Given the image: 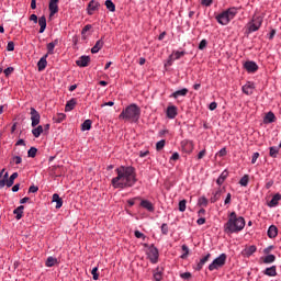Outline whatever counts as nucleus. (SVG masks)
Returning a JSON list of instances; mask_svg holds the SVG:
<instances>
[{"mask_svg": "<svg viewBox=\"0 0 281 281\" xmlns=\"http://www.w3.org/2000/svg\"><path fill=\"white\" fill-rule=\"evenodd\" d=\"M278 236V227L276 225H271L268 228V238H276Z\"/></svg>", "mask_w": 281, "mask_h": 281, "instance_id": "obj_30", "label": "nucleus"}, {"mask_svg": "<svg viewBox=\"0 0 281 281\" xmlns=\"http://www.w3.org/2000/svg\"><path fill=\"white\" fill-rule=\"evenodd\" d=\"M239 184L243 188H247V186H249V175H245L240 180H239Z\"/></svg>", "mask_w": 281, "mask_h": 281, "instance_id": "obj_36", "label": "nucleus"}, {"mask_svg": "<svg viewBox=\"0 0 281 281\" xmlns=\"http://www.w3.org/2000/svg\"><path fill=\"white\" fill-rule=\"evenodd\" d=\"M7 50L8 52H14V42H8V45H7Z\"/></svg>", "mask_w": 281, "mask_h": 281, "instance_id": "obj_59", "label": "nucleus"}, {"mask_svg": "<svg viewBox=\"0 0 281 281\" xmlns=\"http://www.w3.org/2000/svg\"><path fill=\"white\" fill-rule=\"evenodd\" d=\"M258 251V248L255 245L248 246L243 250V256L246 258H250V256H254Z\"/></svg>", "mask_w": 281, "mask_h": 281, "instance_id": "obj_16", "label": "nucleus"}, {"mask_svg": "<svg viewBox=\"0 0 281 281\" xmlns=\"http://www.w3.org/2000/svg\"><path fill=\"white\" fill-rule=\"evenodd\" d=\"M45 67H47V54L44 55V56L37 61V69H38V71H44Z\"/></svg>", "mask_w": 281, "mask_h": 281, "instance_id": "obj_22", "label": "nucleus"}, {"mask_svg": "<svg viewBox=\"0 0 281 281\" xmlns=\"http://www.w3.org/2000/svg\"><path fill=\"white\" fill-rule=\"evenodd\" d=\"M116 177L112 178L111 184L115 190L133 188L137 183L135 169L131 166H121L115 169Z\"/></svg>", "mask_w": 281, "mask_h": 281, "instance_id": "obj_1", "label": "nucleus"}, {"mask_svg": "<svg viewBox=\"0 0 281 281\" xmlns=\"http://www.w3.org/2000/svg\"><path fill=\"white\" fill-rule=\"evenodd\" d=\"M91 24H87L83 29H82V31H81V36H82V38H83V41L87 38V36H86V34L89 32V30H91Z\"/></svg>", "mask_w": 281, "mask_h": 281, "instance_id": "obj_45", "label": "nucleus"}, {"mask_svg": "<svg viewBox=\"0 0 281 281\" xmlns=\"http://www.w3.org/2000/svg\"><path fill=\"white\" fill-rule=\"evenodd\" d=\"M36 153H38V149L36 147H31L27 151V157H36Z\"/></svg>", "mask_w": 281, "mask_h": 281, "instance_id": "obj_44", "label": "nucleus"}, {"mask_svg": "<svg viewBox=\"0 0 281 281\" xmlns=\"http://www.w3.org/2000/svg\"><path fill=\"white\" fill-rule=\"evenodd\" d=\"M19 177V172H13L7 180V188H12L14 186V179Z\"/></svg>", "mask_w": 281, "mask_h": 281, "instance_id": "obj_31", "label": "nucleus"}, {"mask_svg": "<svg viewBox=\"0 0 281 281\" xmlns=\"http://www.w3.org/2000/svg\"><path fill=\"white\" fill-rule=\"evenodd\" d=\"M30 21H33V23H38V16L36 14H31Z\"/></svg>", "mask_w": 281, "mask_h": 281, "instance_id": "obj_62", "label": "nucleus"}, {"mask_svg": "<svg viewBox=\"0 0 281 281\" xmlns=\"http://www.w3.org/2000/svg\"><path fill=\"white\" fill-rule=\"evenodd\" d=\"M265 276H269V278H276V276H278V269L276 266L266 268V270L263 271Z\"/></svg>", "mask_w": 281, "mask_h": 281, "instance_id": "obj_20", "label": "nucleus"}, {"mask_svg": "<svg viewBox=\"0 0 281 281\" xmlns=\"http://www.w3.org/2000/svg\"><path fill=\"white\" fill-rule=\"evenodd\" d=\"M207 47V40H202L199 44V49L203 50Z\"/></svg>", "mask_w": 281, "mask_h": 281, "instance_id": "obj_52", "label": "nucleus"}, {"mask_svg": "<svg viewBox=\"0 0 281 281\" xmlns=\"http://www.w3.org/2000/svg\"><path fill=\"white\" fill-rule=\"evenodd\" d=\"M184 95H188V89L183 88L181 90L175 91L173 93L170 94V98H175V100H177V98H184Z\"/></svg>", "mask_w": 281, "mask_h": 281, "instance_id": "obj_23", "label": "nucleus"}, {"mask_svg": "<svg viewBox=\"0 0 281 281\" xmlns=\"http://www.w3.org/2000/svg\"><path fill=\"white\" fill-rule=\"evenodd\" d=\"M258 157H260V153H254L251 157V164H256V161H258Z\"/></svg>", "mask_w": 281, "mask_h": 281, "instance_id": "obj_57", "label": "nucleus"}, {"mask_svg": "<svg viewBox=\"0 0 281 281\" xmlns=\"http://www.w3.org/2000/svg\"><path fill=\"white\" fill-rule=\"evenodd\" d=\"M205 149H202L199 154H198V159H203V157H205Z\"/></svg>", "mask_w": 281, "mask_h": 281, "instance_id": "obj_64", "label": "nucleus"}, {"mask_svg": "<svg viewBox=\"0 0 281 281\" xmlns=\"http://www.w3.org/2000/svg\"><path fill=\"white\" fill-rule=\"evenodd\" d=\"M91 124H93V122H91V120H86L82 124H81V131H91Z\"/></svg>", "mask_w": 281, "mask_h": 281, "instance_id": "obj_34", "label": "nucleus"}, {"mask_svg": "<svg viewBox=\"0 0 281 281\" xmlns=\"http://www.w3.org/2000/svg\"><path fill=\"white\" fill-rule=\"evenodd\" d=\"M245 229V217L238 216L236 212H232L228 215V221L224 225L225 234H238Z\"/></svg>", "mask_w": 281, "mask_h": 281, "instance_id": "obj_2", "label": "nucleus"}, {"mask_svg": "<svg viewBox=\"0 0 281 281\" xmlns=\"http://www.w3.org/2000/svg\"><path fill=\"white\" fill-rule=\"evenodd\" d=\"M262 27V18L254 16L250 22L247 24L248 34L258 32Z\"/></svg>", "mask_w": 281, "mask_h": 281, "instance_id": "obj_8", "label": "nucleus"}, {"mask_svg": "<svg viewBox=\"0 0 281 281\" xmlns=\"http://www.w3.org/2000/svg\"><path fill=\"white\" fill-rule=\"evenodd\" d=\"M221 199V190H217L215 193H213V196H211L210 202L216 203Z\"/></svg>", "mask_w": 281, "mask_h": 281, "instance_id": "obj_39", "label": "nucleus"}, {"mask_svg": "<svg viewBox=\"0 0 281 281\" xmlns=\"http://www.w3.org/2000/svg\"><path fill=\"white\" fill-rule=\"evenodd\" d=\"M45 265H46V267H54L55 265H58V259H56V258L53 257V256H49V257L46 259Z\"/></svg>", "mask_w": 281, "mask_h": 281, "instance_id": "obj_32", "label": "nucleus"}, {"mask_svg": "<svg viewBox=\"0 0 281 281\" xmlns=\"http://www.w3.org/2000/svg\"><path fill=\"white\" fill-rule=\"evenodd\" d=\"M102 47H104V41L98 40L94 46L91 48V54H98Z\"/></svg>", "mask_w": 281, "mask_h": 281, "instance_id": "obj_25", "label": "nucleus"}, {"mask_svg": "<svg viewBox=\"0 0 281 281\" xmlns=\"http://www.w3.org/2000/svg\"><path fill=\"white\" fill-rule=\"evenodd\" d=\"M29 192H30V194H36V192H38V187H36V186H31V187L29 188Z\"/></svg>", "mask_w": 281, "mask_h": 281, "instance_id": "obj_56", "label": "nucleus"}, {"mask_svg": "<svg viewBox=\"0 0 281 281\" xmlns=\"http://www.w3.org/2000/svg\"><path fill=\"white\" fill-rule=\"evenodd\" d=\"M58 1L59 0H50L48 4V10H49V16H54V14H57L58 12Z\"/></svg>", "mask_w": 281, "mask_h": 281, "instance_id": "obj_15", "label": "nucleus"}, {"mask_svg": "<svg viewBox=\"0 0 281 281\" xmlns=\"http://www.w3.org/2000/svg\"><path fill=\"white\" fill-rule=\"evenodd\" d=\"M144 252L146 255L147 260L151 265H157L159 262V249L155 247V244H143Z\"/></svg>", "mask_w": 281, "mask_h": 281, "instance_id": "obj_6", "label": "nucleus"}, {"mask_svg": "<svg viewBox=\"0 0 281 281\" xmlns=\"http://www.w3.org/2000/svg\"><path fill=\"white\" fill-rule=\"evenodd\" d=\"M177 160H179V153H173L172 155H171V157H170V161H177Z\"/></svg>", "mask_w": 281, "mask_h": 281, "instance_id": "obj_61", "label": "nucleus"}, {"mask_svg": "<svg viewBox=\"0 0 281 281\" xmlns=\"http://www.w3.org/2000/svg\"><path fill=\"white\" fill-rule=\"evenodd\" d=\"M142 115V109L135 103L127 105L119 115L120 120H124L125 122H134L137 124L139 122V116Z\"/></svg>", "mask_w": 281, "mask_h": 281, "instance_id": "obj_3", "label": "nucleus"}, {"mask_svg": "<svg viewBox=\"0 0 281 281\" xmlns=\"http://www.w3.org/2000/svg\"><path fill=\"white\" fill-rule=\"evenodd\" d=\"M244 68L246 71H248V74H256L258 70V64H256V61H246L244 64Z\"/></svg>", "mask_w": 281, "mask_h": 281, "instance_id": "obj_10", "label": "nucleus"}, {"mask_svg": "<svg viewBox=\"0 0 281 281\" xmlns=\"http://www.w3.org/2000/svg\"><path fill=\"white\" fill-rule=\"evenodd\" d=\"M93 280H98L100 278V274H98V267H94L91 271Z\"/></svg>", "mask_w": 281, "mask_h": 281, "instance_id": "obj_50", "label": "nucleus"}, {"mask_svg": "<svg viewBox=\"0 0 281 281\" xmlns=\"http://www.w3.org/2000/svg\"><path fill=\"white\" fill-rule=\"evenodd\" d=\"M23 210H25V206L20 205L14 211L13 214H15L16 221H21L23 218Z\"/></svg>", "mask_w": 281, "mask_h": 281, "instance_id": "obj_29", "label": "nucleus"}, {"mask_svg": "<svg viewBox=\"0 0 281 281\" xmlns=\"http://www.w3.org/2000/svg\"><path fill=\"white\" fill-rule=\"evenodd\" d=\"M56 45H58V38L47 44V56L54 54V49H56Z\"/></svg>", "mask_w": 281, "mask_h": 281, "instance_id": "obj_27", "label": "nucleus"}, {"mask_svg": "<svg viewBox=\"0 0 281 281\" xmlns=\"http://www.w3.org/2000/svg\"><path fill=\"white\" fill-rule=\"evenodd\" d=\"M226 179H227V172L224 171L221 173V176L216 180L217 186H223V183H225Z\"/></svg>", "mask_w": 281, "mask_h": 281, "instance_id": "obj_35", "label": "nucleus"}, {"mask_svg": "<svg viewBox=\"0 0 281 281\" xmlns=\"http://www.w3.org/2000/svg\"><path fill=\"white\" fill-rule=\"evenodd\" d=\"M210 258H212V254H206L204 257H202L196 265V271H201V269H203V267L205 266V262H207Z\"/></svg>", "mask_w": 281, "mask_h": 281, "instance_id": "obj_17", "label": "nucleus"}, {"mask_svg": "<svg viewBox=\"0 0 281 281\" xmlns=\"http://www.w3.org/2000/svg\"><path fill=\"white\" fill-rule=\"evenodd\" d=\"M236 14H238V8L232 7L217 14L215 19L220 25H229L231 21L236 19Z\"/></svg>", "mask_w": 281, "mask_h": 281, "instance_id": "obj_5", "label": "nucleus"}, {"mask_svg": "<svg viewBox=\"0 0 281 281\" xmlns=\"http://www.w3.org/2000/svg\"><path fill=\"white\" fill-rule=\"evenodd\" d=\"M213 2L214 0H202L201 5H205V8H210V5H212Z\"/></svg>", "mask_w": 281, "mask_h": 281, "instance_id": "obj_55", "label": "nucleus"}, {"mask_svg": "<svg viewBox=\"0 0 281 281\" xmlns=\"http://www.w3.org/2000/svg\"><path fill=\"white\" fill-rule=\"evenodd\" d=\"M14 72V67H8L3 70V74L7 78H9Z\"/></svg>", "mask_w": 281, "mask_h": 281, "instance_id": "obj_47", "label": "nucleus"}, {"mask_svg": "<svg viewBox=\"0 0 281 281\" xmlns=\"http://www.w3.org/2000/svg\"><path fill=\"white\" fill-rule=\"evenodd\" d=\"M53 203H56V210H60L63 207V198L58 193H54Z\"/></svg>", "mask_w": 281, "mask_h": 281, "instance_id": "obj_28", "label": "nucleus"}, {"mask_svg": "<svg viewBox=\"0 0 281 281\" xmlns=\"http://www.w3.org/2000/svg\"><path fill=\"white\" fill-rule=\"evenodd\" d=\"M38 124H41V114L38 113V111H36V109L31 108V126L33 127L32 135L36 139H38V137L43 135L44 131L43 125Z\"/></svg>", "mask_w": 281, "mask_h": 281, "instance_id": "obj_4", "label": "nucleus"}, {"mask_svg": "<svg viewBox=\"0 0 281 281\" xmlns=\"http://www.w3.org/2000/svg\"><path fill=\"white\" fill-rule=\"evenodd\" d=\"M225 262H227V255L223 252L209 265V271H218V269H223Z\"/></svg>", "mask_w": 281, "mask_h": 281, "instance_id": "obj_7", "label": "nucleus"}, {"mask_svg": "<svg viewBox=\"0 0 281 281\" xmlns=\"http://www.w3.org/2000/svg\"><path fill=\"white\" fill-rule=\"evenodd\" d=\"M99 8H100V2L95 0H91L87 7V12L89 16H91L93 12H95V10H98Z\"/></svg>", "mask_w": 281, "mask_h": 281, "instance_id": "obj_12", "label": "nucleus"}, {"mask_svg": "<svg viewBox=\"0 0 281 281\" xmlns=\"http://www.w3.org/2000/svg\"><path fill=\"white\" fill-rule=\"evenodd\" d=\"M273 262H276V255H267L263 258V265H271Z\"/></svg>", "mask_w": 281, "mask_h": 281, "instance_id": "obj_33", "label": "nucleus"}, {"mask_svg": "<svg viewBox=\"0 0 281 281\" xmlns=\"http://www.w3.org/2000/svg\"><path fill=\"white\" fill-rule=\"evenodd\" d=\"M198 225H205V217H200L196 220Z\"/></svg>", "mask_w": 281, "mask_h": 281, "instance_id": "obj_63", "label": "nucleus"}, {"mask_svg": "<svg viewBox=\"0 0 281 281\" xmlns=\"http://www.w3.org/2000/svg\"><path fill=\"white\" fill-rule=\"evenodd\" d=\"M254 89H256V86L251 81H247L246 85H244L241 87V91L246 95H252L254 94Z\"/></svg>", "mask_w": 281, "mask_h": 281, "instance_id": "obj_9", "label": "nucleus"}, {"mask_svg": "<svg viewBox=\"0 0 281 281\" xmlns=\"http://www.w3.org/2000/svg\"><path fill=\"white\" fill-rule=\"evenodd\" d=\"M216 155L217 157H225L227 155V148L223 147Z\"/></svg>", "mask_w": 281, "mask_h": 281, "instance_id": "obj_51", "label": "nucleus"}, {"mask_svg": "<svg viewBox=\"0 0 281 281\" xmlns=\"http://www.w3.org/2000/svg\"><path fill=\"white\" fill-rule=\"evenodd\" d=\"M105 8H106L110 12H115V3H113L112 0H106V1H105Z\"/></svg>", "mask_w": 281, "mask_h": 281, "instance_id": "obj_37", "label": "nucleus"}, {"mask_svg": "<svg viewBox=\"0 0 281 281\" xmlns=\"http://www.w3.org/2000/svg\"><path fill=\"white\" fill-rule=\"evenodd\" d=\"M173 56H175V60H179V58H182V56H186V52L177 50L176 53H173Z\"/></svg>", "mask_w": 281, "mask_h": 281, "instance_id": "obj_48", "label": "nucleus"}, {"mask_svg": "<svg viewBox=\"0 0 281 281\" xmlns=\"http://www.w3.org/2000/svg\"><path fill=\"white\" fill-rule=\"evenodd\" d=\"M165 146H166V139H161L156 143V150L158 151L164 150Z\"/></svg>", "mask_w": 281, "mask_h": 281, "instance_id": "obj_42", "label": "nucleus"}, {"mask_svg": "<svg viewBox=\"0 0 281 281\" xmlns=\"http://www.w3.org/2000/svg\"><path fill=\"white\" fill-rule=\"evenodd\" d=\"M38 25H40V34H43V32L47 30V18H45V15H42L38 19Z\"/></svg>", "mask_w": 281, "mask_h": 281, "instance_id": "obj_19", "label": "nucleus"}, {"mask_svg": "<svg viewBox=\"0 0 281 281\" xmlns=\"http://www.w3.org/2000/svg\"><path fill=\"white\" fill-rule=\"evenodd\" d=\"M276 122V114L273 112H268L263 117V124H273Z\"/></svg>", "mask_w": 281, "mask_h": 281, "instance_id": "obj_24", "label": "nucleus"}, {"mask_svg": "<svg viewBox=\"0 0 281 281\" xmlns=\"http://www.w3.org/2000/svg\"><path fill=\"white\" fill-rule=\"evenodd\" d=\"M270 153V157H272L273 159H276L278 157V153H280V150L278 149V147H270L269 148Z\"/></svg>", "mask_w": 281, "mask_h": 281, "instance_id": "obj_41", "label": "nucleus"}, {"mask_svg": "<svg viewBox=\"0 0 281 281\" xmlns=\"http://www.w3.org/2000/svg\"><path fill=\"white\" fill-rule=\"evenodd\" d=\"M153 278H154V280H156V281H161V280H164V268L157 267V268L154 270Z\"/></svg>", "mask_w": 281, "mask_h": 281, "instance_id": "obj_18", "label": "nucleus"}, {"mask_svg": "<svg viewBox=\"0 0 281 281\" xmlns=\"http://www.w3.org/2000/svg\"><path fill=\"white\" fill-rule=\"evenodd\" d=\"M232 203V193H227L226 199L224 200V205H229Z\"/></svg>", "mask_w": 281, "mask_h": 281, "instance_id": "obj_60", "label": "nucleus"}, {"mask_svg": "<svg viewBox=\"0 0 281 281\" xmlns=\"http://www.w3.org/2000/svg\"><path fill=\"white\" fill-rule=\"evenodd\" d=\"M160 231L164 236H168L169 227L166 223L160 226Z\"/></svg>", "mask_w": 281, "mask_h": 281, "instance_id": "obj_46", "label": "nucleus"}, {"mask_svg": "<svg viewBox=\"0 0 281 281\" xmlns=\"http://www.w3.org/2000/svg\"><path fill=\"white\" fill-rule=\"evenodd\" d=\"M187 201L186 200H181L180 202H179V212H184L186 211V205H187Z\"/></svg>", "mask_w": 281, "mask_h": 281, "instance_id": "obj_49", "label": "nucleus"}, {"mask_svg": "<svg viewBox=\"0 0 281 281\" xmlns=\"http://www.w3.org/2000/svg\"><path fill=\"white\" fill-rule=\"evenodd\" d=\"M207 203H209V201H207V198H205V196H201L198 200V205H200L202 207H207Z\"/></svg>", "mask_w": 281, "mask_h": 281, "instance_id": "obj_40", "label": "nucleus"}, {"mask_svg": "<svg viewBox=\"0 0 281 281\" xmlns=\"http://www.w3.org/2000/svg\"><path fill=\"white\" fill-rule=\"evenodd\" d=\"M76 104H77V101L75 98L67 101L66 106H65L66 113H69V111H74V109H76Z\"/></svg>", "mask_w": 281, "mask_h": 281, "instance_id": "obj_26", "label": "nucleus"}, {"mask_svg": "<svg viewBox=\"0 0 281 281\" xmlns=\"http://www.w3.org/2000/svg\"><path fill=\"white\" fill-rule=\"evenodd\" d=\"M142 207L151 214L155 212V203L149 200H142Z\"/></svg>", "mask_w": 281, "mask_h": 281, "instance_id": "obj_14", "label": "nucleus"}, {"mask_svg": "<svg viewBox=\"0 0 281 281\" xmlns=\"http://www.w3.org/2000/svg\"><path fill=\"white\" fill-rule=\"evenodd\" d=\"M217 106H218V103H216V101H213L210 103L209 109L210 111H216Z\"/></svg>", "mask_w": 281, "mask_h": 281, "instance_id": "obj_58", "label": "nucleus"}, {"mask_svg": "<svg viewBox=\"0 0 281 281\" xmlns=\"http://www.w3.org/2000/svg\"><path fill=\"white\" fill-rule=\"evenodd\" d=\"M12 161H14L16 166H19V164L23 161V158H21V156H13Z\"/></svg>", "mask_w": 281, "mask_h": 281, "instance_id": "obj_53", "label": "nucleus"}, {"mask_svg": "<svg viewBox=\"0 0 281 281\" xmlns=\"http://www.w3.org/2000/svg\"><path fill=\"white\" fill-rule=\"evenodd\" d=\"M168 120H175L178 115L177 105H169L166 111Z\"/></svg>", "mask_w": 281, "mask_h": 281, "instance_id": "obj_13", "label": "nucleus"}, {"mask_svg": "<svg viewBox=\"0 0 281 281\" xmlns=\"http://www.w3.org/2000/svg\"><path fill=\"white\" fill-rule=\"evenodd\" d=\"M65 117H67V114L59 113L57 114V116L54 117V120L57 124H60L61 122H65Z\"/></svg>", "mask_w": 281, "mask_h": 281, "instance_id": "obj_38", "label": "nucleus"}, {"mask_svg": "<svg viewBox=\"0 0 281 281\" xmlns=\"http://www.w3.org/2000/svg\"><path fill=\"white\" fill-rule=\"evenodd\" d=\"M280 201H281V194L280 193H276L272 196V199H271V201L269 202L268 205H269V207H277V205H279Z\"/></svg>", "mask_w": 281, "mask_h": 281, "instance_id": "obj_21", "label": "nucleus"}, {"mask_svg": "<svg viewBox=\"0 0 281 281\" xmlns=\"http://www.w3.org/2000/svg\"><path fill=\"white\" fill-rule=\"evenodd\" d=\"M89 63H91V57H89L87 55H82L76 61V65H77V67H89Z\"/></svg>", "mask_w": 281, "mask_h": 281, "instance_id": "obj_11", "label": "nucleus"}, {"mask_svg": "<svg viewBox=\"0 0 281 281\" xmlns=\"http://www.w3.org/2000/svg\"><path fill=\"white\" fill-rule=\"evenodd\" d=\"M182 251L183 254L181 255L182 259L188 258V255L190 254V248L188 247V245H182Z\"/></svg>", "mask_w": 281, "mask_h": 281, "instance_id": "obj_43", "label": "nucleus"}, {"mask_svg": "<svg viewBox=\"0 0 281 281\" xmlns=\"http://www.w3.org/2000/svg\"><path fill=\"white\" fill-rule=\"evenodd\" d=\"M180 278H182V280H190V278H192V273L183 272L180 274Z\"/></svg>", "mask_w": 281, "mask_h": 281, "instance_id": "obj_54", "label": "nucleus"}]
</instances>
